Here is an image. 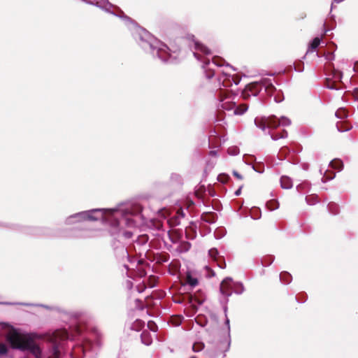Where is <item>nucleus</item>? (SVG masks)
Instances as JSON below:
<instances>
[{"label":"nucleus","mask_w":358,"mask_h":358,"mask_svg":"<svg viewBox=\"0 0 358 358\" xmlns=\"http://www.w3.org/2000/svg\"><path fill=\"white\" fill-rule=\"evenodd\" d=\"M20 304L23 305V306H31V304H30V303H20Z\"/></svg>","instance_id":"obj_54"},{"label":"nucleus","mask_w":358,"mask_h":358,"mask_svg":"<svg viewBox=\"0 0 358 358\" xmlns=\"http://www.w3.org/2000/svg\"><path fill=\"white\" fill-rule=\"evenodd\" d=\"M185 236L187 239L193 240L196 236V231L192 227L186 228Z\"/></svg>","instance_id":"obj_24"},{"label":"nucleus","mask_w":358,"mask_h":358,"mask_svg":"<svg viewBox=\"0 0 358 358\" xmlns=\"http://www.w3.org/2000/svg\"><path fill=\"white\" fill-rule=\"evenodd\" d=\"M209 155L210 156H212V157H217V152L216 150H211L209 152Z\"/></svg>","instance_id":"obj_46"},{"label":"nucleus","mask_w":358,"mask_h":358,"mask_svg":"<svg viewBox=\"0 0 358 358\" xmlns=\"http://www.w3.org/2000/svg\"><path fill=\"white\" fill-rule=\"evenodd\" d=\"M115 254L117 257L122 260H124L126 258L127 259H128V261H131L130 256L129 255L127 249L124 246H121L117 248L115 250Z\"/></svg>","instance_id":"obj_10"},{"label":"nucleus","mask_w":358,"mask_h":358,"mask_svg":"<svg viewBox=\"0 0 358 358\" xmlns=\"http://www.w3.org/2000/svg\"><path fill=\"white\" fill-rule=\"evenodd\" d=\"M129 29L140 46L146 52H149L153 57H157L163 62L173 63L176 57L171 55L168 46L154 37L145 29L138 26L127 16H124Z\"/></svg>","instance_id":"obj_2"},{"label":"nucleus","mask_w":358,"mask_h":358,"mask_svg":"<svg viewBox=\"0 0 358 358\" xmlns=\"http://www.w3.org/2000/svg\"><path fill=\"white\" fill-rule=\"evenodd\" d=\"M273 256H268L262 260V264L264 266H269L273 262Z\"/></svg>","instance_id":"obj_34"},{"label":"nucleus","mask_w":358,"mask_h":358,"mask_svg":"<svg viewBox=\"0 0 358 358\" xmlns=\"http://www.w3.org/2000/svg\"><path fill=\"white\" fill-rule=\"evenodd\" d=\"M88 345H89V348L91 346V343L90 342H88L87 343H86V345L83 347V350L84 351L87 350V348H88Z\"/></svg>","instance_id":"obj_51"},{"label":"nucleus","mask_w":358,"mask_h":358,"mask_svg":"<svg viewBox=\"0 0 358 358\" xmlns=\"http://www.w3.org/2000/svg\"><path fill=\"white\" fill-rule=\"evenodd\" d=\"M282 95L280 94V93H278L276 95H274V100L276 103H280L283 100Z\"/></svg>","instance_id":"obj_41"},{"label":"nucleus","mask_w":358,"mask_h":358,"mask_svg":"<svg viewBox=\"0 0 358 358\" xmlns=\"http://www.w3.org/2000/svg\"><path fill=\"white\" fill-rule=\"evenodd\" d=\"M181 322H179L178 323L176 324V325H179L180 324Z\"/></svg>","instance_id":"obj_58"},{"label":"nucleus","mask_w":358,"mask_h":358,"mask_svg":"<svg viewBox=\"0 0 358 358\" xmlns=\"http://www.w3.org/2000/svg\"><path fill=\"white\" fill-rule=\"evenodd\" d=\"M306 201L308 205H314L318 202L317 196L314 195L306 196Z\"/></svg>","instance_id":"obj_28"},{"label":"nucleus","mask_w":358,"mask_h":358,"mask_svg":"<svg viewBox=\"0 0 358 358\" xmlns=\"http://www.w3.org/2000/svg\"><path fill=\"white\" fill-rule=\"evenodd\" d=\"M244 292V287L241 282H233V290L232 293L234 292L237 294H241Z\"/></svg>","instance_id":"obj_21"},{"label":"nucleus","mask_w":358,"mask_h":358,"mask_svg":"<svg viewBox=\"0 0 358 358\" xmlns=\"http://www.w3.org/2000/svg\"><path fill=\"white\" fill-rule=\"evenodd\" d=\"M248 108V106L246 104H242L238 107L235 106L234 113L235 115H243L245 112L247 111Z\"/></svg>","instance_id":"obj_23"},{"label":"nucleus","mask_w":358,"mask_h":358,"mask_svg":"<svg viewBox=\"0 0 358 358\" xmlns=\"http://www.w3.org/2000/svg\"><path fill=\"white\" fill-rule=\"evenodd\" d=\"M233 174H234V176L236 178H238V179H239V180H242V179H243L242 176H241L240 173H238L237 171H234L233 172Z\"/></svg>","instance_id":"obj_44"},{"label":"nucleus","mask_w":358,"mask_h":358,"mask_svg":"<svg viewBox=\"0 0 358 358\" xmlns=\"http://www.w3.org/2000/svg\"><path fill=\"white\" fill-rule=\"evenodd\" d=\"M320 38L318 37H315L310 43L308 50L306 52V54H308L309 52H313L320 45Z\"/></svg>","instance_id":"obj_20"},{"label":"nucleus","mask_w":358,"mask_h":358,"mask_svg":"<svg viewBox=\"0 0 358 358\" xmlns=\"http://www.w3.org/2000/svg\"><path fill=\"white\" fill-rule=\"evenodd\" d=\"M329 79L327 80V87L330 89V90H338L339 89V87H336L335 83L336 82H333V83H330Z\"/></svg>","instance_id":"obj_38"},{"label":"nucleus","mask_w":358,"mask_h":358,"mask_svg":"<svg viewBox=\"0 0 358 358\" xmlns=\"http://www.w3.org/2000/svg\"><path fill=\"white\" fill-rule=\"evenodd\" d=\"M204 348V344L203 343H195L192 346V350L194 352H200Z\"/></svg>","instance_id":"obj_32"},{"label":"nucleus","mask_w":358,"mask_h":358,"mask_svg":"<svg viewBox=\"0 0 358 358\" xmlns=\"http://www.w3.org/2000/svg\"><path fill=\"white\" fill-rule=\"evenodd\" d=\"M8 352V348L6 344L0 343V355H6Z\"/></svg>","instance_id":"obj_35"},{"label":"nucleus","mask_w":358,"mask_h":358,"mask_svg":"<svg viewBox=\"0 0 358 358\" xmlns=\"http://www.w3.org/2000/svg\"><path fill=\"white\" fill-rule=\"evenodd\" d=\"M148 327L153 332H156L157 330L156 324L152 321H149L148 322Z\"/></svg>","instance_id":"obj_37"},{"label":"nucleus","mask_w":358,"mask_h":358,"mask_svg":"<svg viewBox=\"0 0 358 358\" xmlns=\"http://www.w3.org/2000/svg\"><path fill=\"white\" fill-rule=\"evenodd\" d=\"M141 341L145 345H150L152 342V336L149 331L145 330L141 335Z\"/></svg>","instance_id":"obj_14"},{"label":"nucleus","mask_w":358,"mask_h":358,"mask_svg":"<svg viewBox=\"0 0 358 358\" xmlns=\"http://www.w3.org/2000/svg\"><path fill=\"white\" fill-rule=\"evenodd\" d=\"M208 255L212 259H216L218 256V251L216 248H211L208 251Z\"/></svg>","instance_id":"obj_33"},{"label":"nucleus","mask_w":358,"mask_h":358,"mask_svg":"<svg viewBox=\"0 0 358 358\" xmlns=\"http://www.w3.org/2000/svg\"><path fill=\"white\" fill-rule=\"evenodd\" d=\"M171 178L178 180L180 179V176L178 174L174 173L171 175Z\"/></svg>","instance_id":"obj_47"},{"label":"nucleus","mask_w":358,"mask_h":358,"mask_svg":"<svg viewBox=\"0 0 358 358\" xmlns=\"http://www.w3.org/2000/svg\"><path fill=\"white\" fill-rule=\"evenodd\" d=\"M205 301V294L199 290L191 296V301L201 305Z\"/></svg>","instance_id":"obj_11"},{"label":"nucleus","mask_w":358,"mask_h":358,"mask_svg":"<svg viewBox=\"0 0 358 358\" xmlns=\"http://www.w3.org/2000/svg\"><path fill=\"white\" fill-rule=\"evenodd\" d=\"M234 281L229 277L225 278L220 284V290L222 295L229 297L232 294Z\"/></svg>","instance_id":"obj_8"},{"label":"nucleus","mask_w":358,"mask_h":358,"mask_svg":"<svg viewBox=\"0 0 358 358\" xmlns=\"http://www.w3.org/2000/svg\"><path fill=\"white\" fill-rule=\"evenodd\" d=\"M334 177H335V173H334L332 176H327L325 174L323 178H325L326 180H332L333 178H334Z\"/></svg>","instance_id":"obj_45"},{"label":"nucleus","mask_w":358,"mask_h":358,"mask_svg":"<svg viewBox=\"0 0 358 358\" xmlns=\"http://www.w3.org/2000/svg\"><path fill=\"white\" fill-rule=\"evenodd\" d=\"M294 70L298 72H302L304 70V66L303 63H300L296 66H294Z\"/></svg>","instance_id":"obj_40"},{"label":"nucleus","mask_w":358,"mask_h":358,"mask_svg":"<svg viewBox=\"0 0 358 358\" xmlns=\"http://www.w3.org/2000/svg\"><path fill=\"white\" fill-rule=\"evenodd\" d=\"M124 266L126 269H128V266L127 264H124Z\"/></svg>","instance_id":"obj_57"},{"label":"nucleus","mask_w":358,"mask_h":358,"mask_svg":"<svg viewBox=\"0 0 358 358\" xmlns=\"http://www.w3.org/2000/svg\"><path fill=\"white\" fill-rule=\"evenodd\" d=\"M145 323L141 320H136L131 326V329L135 331H138L144 326Z\"/></svg>","instance_id":"obj_26"},{"label":"nucleus","mask_w":358,"mask_h":358,"mask_svg":"<svg viewBox=\"0 0 358 358\" xmlns=\"http://www.w3.org/2000/svg\"><path fill=\"white\" fill-rule=\"evenodd\" d=\"M241 193V187L240 188H238L236 192H235V195L236 196H239Z\"/></svg>","instance_id":"obj_49"},{"label":"nucleus","mask_w":358,"mask_h":358,"mask_svg":"<svg viewBox=\"0 0 358 358\" xmlns=\"http://www.w3.org/2000/svg\"><path fill=\"white\" fill-rule=\"evenodd\" d=\"M196 322L201 327H205L207 324V321L206 320L201 321L199 318H196Z\"/></svg>","instance_id":"obj_42"},{"label":"nucleus","mask_w":358,"mask_h":358,"mask_svg":"<svg viewBox=\"0 0 358 358\" xmlns=\"http://www.w3.org/2000/svg\"><path fill=\"white\" fill-rule=\"evenodd\" d=\"M185 282L187 285H189L192 288L196 287L198 283V279L191 275V273H187L186 275Z\"/></svg>","instance_id":"obj_15"},{"label":"nucleus","mask_w":358,"mask_h":358,"mask_svg":"<svg viewBox=\"0 0 358 358\" xmlns=\"http://www.w3.org/2000/svg\"><path fill=\"white\" fill-rule=\"evenodd\" d=\"M255 124L264 131H266V129H275L278 127L277 121L275 118H273L272 116L261 119L256 118L255 120Z\"/></svg>","instance_id":"obj_7"},{"label":"nucleus","mask_w":358,"mask_h":358,"mask_svg":"<svg viewBox=\"0 0 358 358\" xmlns=\"http://www.w3.org/2000/svg\"><path fill=\"white\" fill-rule=\"evenodd\" d=\"M267 206L270 210H273L278 208L279 204L276 201H270L267 203Z\"/></svg>","instance_id":"obj_31"},{"label":"nucleus","mask_w":358,"mask_h":358,"mask_svg":"<svg viewBox=\"0 0 358 358\" xmlns=\"http://www.w3.org/2000/svg\"><path fill=\"white\" fill-rule=\"evenodd\" d=\"M328 209L329 212L332 214H337L338 212V207L334 203H330L328 204Z\"/></svg>","instance_id":"obj_29"},{"label":"nucleus","mask_w":358,"mask_h":358,"mask_svg":"<svg viewBox=\"0 0 358 358\" xmlns=\"http://www.w3.org/2000/svg\"><path fill=\"white\" fill-rule=\"evenodd\" d=\"M132 235H133V233H132V232H131V231H125V232L124 233V236L125 238H131Z\"/></svg>","instance_id":"obj_43"},{"label":"nucleus","mask_w":358,"mask_h":358,"mask_svg":"<svg viewBox=\"0 0 358 358\" xmlns=\"http://www.w3.org/2000/svg\"><path fill=\"white\" fill-rule=\"evenodd\" d=\"M280 280L284 284H289L292 280V275L287 272H282L280 274Z\"/></svg>","instance_id":"obj_22"},{"label":"nucleus","mask_w":358,"mask_h":358,"mask_svg":"<svg viewBox=\"0 0 358 358\" xmlns=\"http://www.w3.org/2000/svg\"><path fill=\"white\" fill-rule=\"evenodd\" d=\"M217 265L221 268H224L226 267V263L224 262L220 263Z\"/></svg>","instance_id":"obj_48"},{"label":"nucleus","mask_w":358,"mask_h":358,"mask_svg":"<svg viewBox=\"0 0 358 358\" xmlns=\"http://www.w3.org/2000/svg\"><path fill=\"white\" fill-rule=\"evenodd\" d=\"M94 334H95V336H96L97 337L99 336V332H97L96 331V332Z\"/></svg>","instance_id":"obj_56"},{"label":"nucleus","mask_w":358,"mask_h":358,"mask_svg":"<svg viewBox=\"0 0 358 358\" xmlns=\"http://www.w3.org/2000/svg\"><path fill=\"white\" fill-rule=\"evenodd\" d=\"M185 213L183 211V209L180 208L176 215L171 216L169 220H168V223L169 224L171 227H176V226H178L180 224V221L182 219H183L185 217Z\"/></svg>","instance_id":"obj_9"},{"label":"nucleus","mask_w":358,"mask_h":358,"mask_svg":"<svg viewBox=\"0 0 358 358\" xmlns=\"http://www.w3.org/2000/svg\"><path fill=\"white\" fill-rule=\"evenodd\" d=\"M142 208L139 205L127 206L118 208H95L70 215L66 220L67 224L83 220L96 221L102 220L111 222L115 227L125 225L128 227L137 226V218L142 217Z\"/></svg>","instance_id":"obj_1"},{"label":"nucleus","mask_w":358,"mask_h":358,"mask_svg":"<svg viewBox=\"0 0 358 358\" xmlns=\"http://www.w3.org/2000/svg\"><path fill=\"white\" fill-rule=\"evenodd\" d=\"M306 185V184H301V185H299L297 187H296V189L298 191H300L301 188L303 187V186Z\"/></svg>","instance_id":"obj_50"},{"label":"nucleus","mask_w":358,"mask_h":358,"mask_svg":"<svg viewBox=\"0 0 358 358\" xmlns=\"http://www.w3.org/2000/svg\"><path fill=\"white\" fill-rule=\"evenodd\" d=\"M226 324L228 326V329H229V320L228 318L226 319Z\"/></svg>","instance_id":"obj_52"},{"label":"nucleus","mask_w":358,"mask_h":358,"mask_svg":"<svg viewBox=\"0 0 358 358\" xmlns=\"http://www.w3.org/2000/svg\"><path fill=\"white\" fill-rule=\"evenodd\" d=\"M220 86L224 88L231 87L233 84L236 85L240 83V79L235 78L227 73H222V76L218 79ZM216 96L218 99L219 103L217 107L226 110L235 109L236 103L233 101L234 97L229 95L227 90H223L221 87L216 92Z\"/></svg>","instance_id":"obj_4"},{"label":"nucleus","mask_w":358,"mask_h":358,"mask_svg":"<svg viewBox=\"0 0 358 358\" xmlns=\"http://www.w3.org/2000/svg\"><path fill=\"white\" fill-rule=\"evenodd\" d=\"M227 152L229 155L236 156L239 153V148L237 146H231L228 148Z\"/></svg>","instance_id":"obj_30"},{"label":"nucleus","mask_w":358,"mask_h":358,"mask_svg":"<svg viewBox=\"0 0 358 358\" xmlns=\"http://www.w3.org/2000/svg\"><path fill=\"white\" fill-rule=\"evenodd\" d=\"M329 166L334 169H337L338 171H341L343 167V163L341 159H335L330 162Z\"/></svg>","instance_id":"obj_19"},{"label":"nucleus","mask_w":358,"mask_h":358,"mask_svg":"<svg viewBox=\"0 0 358 358\" xmlns=\"http://www.w3.org/2000/svg\"><path fill=\"white\" fill-rule=\"evenodd\" d=\"M336 127H337V129L339 131L341 132H343V131H347L348 130H350V127H347V126H345L343 123H338L336 124Z\"/></svg>","instance_id":"obj_36"},{"label":"nucleus","mask_w":358,"mask_h":358,"mask_svg":"<svg viewBox=\"0 0 358 358\" xmlns=\"http://www.w3.org/2000/svg\"><path fill=\"white\" fill-rule=\"evenodd\" d=\"M194 48L196 51L194 52V57L198 60H201L203 62L202 68L204 70L206 77L208 79L211 78L215 74V69L213 67L222 66L224 65V62L219 57H214L212 62H210L208 58H201L200 53L208 55L210 54V50L199 42L194 43Z\"/></svg>","instance_id":"obj_5"},{"label":"nucleus","mask_w":358,"mask_h":358,"mask_svg":"<svg viewBox=\"0 0 358 358\" xmlns=\"http://www.w3.org/2000/svg\"><path fill=\"white\" fill-rule=\"evenodd\" d=\"M329 31H330L329 29H325V30H324V34H327V33H328Z\"/></svg>","instance_id":"obj_55"},{"label":"nucleus","mask_w":358,"mask_h":358,"mask_svg":"<svg viewBox=\"0 0 358 358\" xmlns=\"http://www.w3.org/2000/svg\"><path fill=\"white\" fill-rule=\"evenodd\" d=\"M268 134L271 136V138L273 141H277L280 138H285L287 137V131L285 129H283L281 133H271L270 130L268 131Z\"/></svg>","instance_id":"obj_16"},{"label":"nucleus","mask_w":358,"mask_h":358,"mask_svg":"<svg viewBox=\"0 0 358 358\" xmlns=\"http://www.w3.org/2000/svg\"><path fill=\"white\" fill-rule=\"evenodd\" d=\"M11 348L21 351H29L36 358H41V350L29 334L12 329L6 336Z\"/></svg>","instance_id":"obj_3"},{"label":"nucleus","mask_w":358,"mask_h":358,"mask_svg":"<svg viewBox=\"0 0 358 358\" xmlns=\"http://www.w3.org/2000/svg\"><path fill=\"white\" fill-rule=\"evenodd\" d=\"M273 118H275L277 121L278 127L279 125L286 127L291 124V120L287 117L282 116L280 119L277 118L275 116H272Z\"/></svg>","instance_id":"obj_18"},{"label":"nucleus","mask_w":358,"mask_h":358,"mask_svg":"<svg viewBox=\"0 0 358 358\" xmlns=\"http://www.w3.org/2000/svg\"><path fill=\"white\" fill-rule=\"evenodd\" d=\"M191 248V243L187 241H180L177 248V250L180 252H186Z\"/></svg>","instance_id":"obj_17"},{"label":"nucleus","mask_w":358,"mask_h":358,"mask_svg":"<svg viewBox=\"0 0 358 358\" xmlns=\"http://www.w3.org/2000/svg\"><path fill=\"white\" fill-rule=\"evenodd\" d=\"M201 220L207 223H215L217 220V215L214 213H205L201 215Z\"/></svg>","instance_id":"obj_12"},{"label":"nucleus","mask_w":358,"mask_h":358,"mask_svg":"<svg viewBox=\"0 0 358 358\" xmlns=\"http://www.w3.org/2000/svg\"><path fill=\"white\" fill-rule=\"evenodd\" d=\"M342 78L343 73L341 71L336 69L333 70L331 79H333L334 82H341Z\"/></svg>","instance_id":"obj_25"},{"label":"nucleus","mask_w":358,"mask_h":358,"mask_svg":"<svg viewBox=\"0 0 358 358\" xmlns=\"http://www.w3.org/2000/svg\"><path fill=\"white\" fill-rule=\"evenodd\" d=\"M335 115L339 119H344L347 117V112L344 108H339L335 113Z\"/></svg>","instance_id":"obj_27"},{"label":"nucleus","mask_w":358,"mask_h":358,"mask_svg":"<svg viewBox=\"0 0 358 358\" xmlns=\"http://www.w3.org/2000/svg\"><path fill=\"white\" fill-rule=\"evenodd\" d=\"M215 163L216 162L214 161V160H209L206 163V170H212L214 167V166L215 165Z\"/></svg>","instance_id":"obj_39"},{"label":"nucleus","mask_w":358,"mask_h":358,"mask_svg":"<svg viewBox=\"0 0 358 358\" xmlns=\"http://www.w3.org/2000/svg\"><path fill=\"white\" fill-rule=\"evenodd\" d=\"M263 89L270 96L274 95V92H276L275 87L270 80L264 79L261 82H255L246 85L241 92V96L244 99H247L252 96H257Z\"/></svg>","instance_id":"obj_6"},{"label":"nucleus","mask_w":358,"mask_h":358,"mask_svg":"<svg viewBox=\"0 0 358 358\" xmlns=\"http://www.w3.org/2000/svg\"><path fill=\"white\" fill-rule=\"evenodd\" d=\"M191 358H194V357H191Z\"/></svg>","instance_id":"obj_59"},{"label":"nucleus","mask_w":358,"mask_h":358,"mask_svg":"<svg viewBox=\"0 0 358 358\" xmlns=\"http://www.w3.org/2000/svg\"><path fill=\"white\" fill-rule=\"evenodd\" d=\"M280 186L283 189H290L293 186L292 179L288 176H282L280 178Z\"/></svg>","instance_id":"obj_13"},{"label":"nucleus","mask_w":358,"mask_h":358,"mask_svg":"<svg viewBox=\"0 0 358 358\" xmlns=\"http://www.w3.org/2000/svg\"><path fill=\"white\" fill-rule=\"evenodd\" d=\"M96 345L97 346H99V345H101V343H100V341H99L98 339H97V341H96Z\"/></svg>","instance_id":"obj_53"}]
</instances>
